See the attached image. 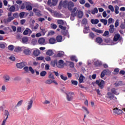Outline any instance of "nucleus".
<instances>
[{
  "label": "nucleus",
  "mask_w": 125,
  "mask_h": 125,
  "mask_svg": "<svg viewBox=\"0 0 125 125\" xmlns=\"http://www.w3.org/2000/svg\"><path fill=\"white\" fill-rule=\"evenodd\" d=\"M74 5H75L74 4V3L72 1H69L68 2V1L64 0L62 3L63 7H64V8H66V7H67L69 10H72Z\"/></svg>",
  "instance_id": "obj_1"
},
{
  "label": "nucleus",
  "mask_w": 125,
  "mask_h": 125,
  "mask_svg": "<svg viewBox=\"0 0 125 125\" xmlns=\"http://www.w3.org/2000/svg\"><path fill=\"white\" fill-rule=\"evenodd\" d=\"M95 83L98 85L99 87H100L101 89H103V88H104V86L105 85V81L103 80H101V81L97 80Z\"/></svg>",
  "instance_id": "obj_2"
},
{
  "label": "nucleus",
  "mask_w": 125,
  "mask_h": 125,
  "mask_svg": "<svg viewBox=\"0 0 125 125\" xmlns=\"http://www.w3.org/2000/svg\"><path fill=\"white\" fill-rule=\"evenodd\" d=\"M66 99L68 101H72L73 100V98H74V95H75V93L74 92H71L68 93H66Z\"/></svg>",
  "instance_id": "obj_3"
},
{
  "label": "nucleus",
  "mask_w": 125,
  "mask_h": 125,
  "mask_svg": "<svg viewBox=\"0 0 125 125\" xmlns=\"http://www.w3.org/2000/svg\"><path fill=\"white\" fill-rule=\"evenodd\" d=\"M58 2V0H48L47 2L48 5L49 6H55Z\"/></svg>",
  "instance_id": "obj_4"
},
{
  "label": "nucleus",
  "mask_w": 125,
  "mask_h": 125,
  "mask_svg": "<svg viewBox=\"0 0 125 125\" xmlns=\"http://www.w3.org/2000/svg\"><path fill=\"white\" fill-rule=\"evenodd\" d=\"M23 70L25 72H29V70L30 72H31V74H35V70L33 69V67H32V66H29V67L28 66H24L23 68Z\"/></svg>",
  "instance_id": "obj_5"
},
{
  "label": "nucleus",
  "mask_w": 125,
  "mask_h": 125,
  "mask_svg": "<svg viewBox=\"0 0 125 125\" xmlns=\"http://www.w3.org/2000/svg\"><path fill=\"white\" fill-rule=\"evenodd\" d=\"M33 11L34 12L36 16H38L39 17H40V16H42V11H41V10L37 8H34L33 9Z\"/></svg>",
  "instance_id": "obj_6"
},
{
  "label": "nucleus",
  "mask_w": 125,
  "mask_h": 125,
  "mask_svg": "<svg viewBox=\"0 0 125 125\" xmlns=\"http://www.w3.org/2000/svg\"><path fill=\"white\" fill-rule=\"evenodd\" d=\"M26 66V62H21L19 63H17V67L19 68V69H22L23 67Z\"/></svg>",
  "instance_id": "obj_7"
},
{
  "label": "nucleus",
  "mask_w": 125,
  "mask_h": 125,
  "mask_svg": "<svg viewBox=\"0 0 125 125\" xmlns=\"http://www.w3.org/2000/svg\"><path fill=\"white\" fill-rule=\"evenodd\" d=\"M112 113L113 115H121L123 114V112L122 110H113Z\"/></svg>",
  "instance_id": "obj_8"
},
{
  "label": "nucleus",
  "mask_w": 125,
  "mask_h": 125,
  "mask_svg": "<svg viewBox=\"0 0 125 125\" xmlns=\"http://www.w3.org/2000/svg\"><path fill=\"white\" fill-rule=\"evenodd\" d=\"M29 34H32V30L29 28H26V29L23 32V35L27 36Z\"/></svg>",
  "instance_id": "obj_9"
},
{
  "label": "nucleus",
  "mask_w": 125,
  "mask_h": 125,
  "mask_svg": "<svg viewBox=\"0 0 125 125\" xmlns=\"http://www.w3.org/2000/svg\"><path fill=\"white\" fill-rule=\"evenodd\" d=\"M41 54V52L39 49H36L33 51V55L34 56H39Z\"/></svg>",
  "instance_id": "obj_10"
},
{
  "label": "nucleus",
  "mask_w": 125,
  "mask_h": 125,
  "mask_svg": "<svg viewBox=\"0 0 125 125\" xmlns=\"http://www.w3.org/2000/svg\"><path fill=\"white\" fill-rule=\"evenodd\" d=\"M38 42L39 44H41V45H42L44 44L45 42V39L43 38H40L38 40Z\"/></svg>",
  "instance_id": "obj_11"
},
{
  "label": "nucleus",
  "mask_w": 125,
  "mask_h": 125,
  "mask_svg": "<svg viewBox=\"0 0 125 125\" xmlns=\"http://www.w3.org/2000/svg\"><path fill=\"white\" fill-rule=\"evenodd\" d=\"M64 61L62 60H60L59 61V64L58 65V68H63L64 67Z\"/></svg>",
  "instance_id": "obj_12"
},
{
  "label": "nucleus",
  "mask_w": 125,
  "mask_h": 125,
  "mask_svg": "<svg viewBox=\"0 0 125 125\" xmlns=\"http://www.w3.org/2000/svg\"><path fill=\"white\" fill-rule=\"evenodd\" d=\"M94 65L95 67H99L102 65V63L99 60H97L94 62Z\"/></svg>",
  "instance_id": "obj_13"
},
{
  "label": "nucleus",
  "mask_w": 125,
  "mask_h": 125,
  "mask_svg": "<svg viewBox=\"0 0 125 125\" xmlns=\"http://www.w3.org/2000/svg\"><path fill=\"white\" fill-rule=\"evenodd\" d=\"M49 42L50 44H54V43H56V39L55 38H51L49 40Z\"/></svg>",
  "instance_id": "obj_14"
},
{
  "label": "nucleus",
  "mask_w": 125,
  "mask_h": 125,
  "mask_svg": "<svg viewBox=\"0 0 125 125\" xmlns=\"http://www.w3.org/2000/svg\"><path fill=\"white\" fill-rule=\"evenodd\" d=\"M120 38H121V35L120 34H115L113 38L114 42H118V41L120 40Z\"/></svg>",
  "instance_id": "obj_15"
},
{
  "label": "nucleus",
  "mask_w": 125,
  "mask_h": 125,
  "mask_svg": "<svg viewBox=\"0 0 125 125\" xmlns=\"http://www.w3.org/2000/svg\"><path fill=\"white\" fill-rule=\"evenodd\" d=\"M23 53L25 55H30L32 53V51L30 49H25L23 50Z\"/></svg>",
  "instance_id": "obj_16"
},
{
  "label": "nucleus",
  "mask_w": 125,
  "mask_h": 125,
  "mask_svg": "<svg viewBox=\"0 0 125 125\" xmlns=\"http://www.w3.org/2000/svg\"><path fill=\"white\" fill-rule=\"evenodd\" d=\"M33 101L31 100L29 102H28L27 105V110H30L32 109V107H33Z\"/></svg>",
  "instance_id": "obj_17"
},
{
  "label": "nucleus",
  "mask_w": 125,
  "mask_h": 125,
  "mask_svg": "<svg viewBox=\"0 0 125 125\" xmlns=\"http://www.w3.org/2000/svg\"><path fill=\"white\" fill-rule=\"evenodd\" d=\"M54 16L57 18H61V17H62V14L58 12L55 11L54 12Z\"/></svg>",
  "instance_id": "obj_18"
},
{
  "label": "nucleus",
  "mask_w": 125,
  "mask_h": 125,
  "mask_svg": "<svg viewBox=\"0 0 125 125\" xmlns=\"http://www.w3.org/2000/svg\"><path fill=\"white\" fill-rule=\"evenodd\" d=\"M91 23L93 25H96V24H98V23H99V20H98V19H92L91 20Z\"/></svg>",
  "instance_id": "obj_19"
},
{
  "label": "nucleus",
  "mask_w": 125,
  "mask_h": 125,
  "mask_svg": "<svg viewBox=\"0 0 125 125\" xmlns=\"http://www.w3.org/2000/svg\"><path fill=\"white\" fill-rule=\"evenodd\" d=\"M46 55H48V56H51L54 54L53 53V51L52 50H48L46 52Z\"/></svg>",
  "instance_id": "obj_20"
},
{
  "label": "nucleus",
  "mask_w": 125,
  "mask_h": 125,
  "mask_svg": "<svg viewBox=\"0 0 125 125\" xmlns=\"http://www.w3.org/2000/svg\"><path fill=\"white\" fill-rule=\"evenodd\" d=\"M109 28H110L109 29V32L110 33V34H113V33H114V31L115 30V28H114V25L111 24L109 26Z\"/></svg>",
  "instance_id": "obj_21"
},
{
  "label": "nucleus",
  "mask_w": 125,
  "mask_h": 125,
  "mask_svg": "<svg viewBox=\"0 0 125 125\" xmlns=\"http://www.w3.org/2000/svg\"><path fill=\"white\" fill-rule=\"evenodd\" d=\"M62 39H63L62 36L61 35H59L57 36L56 38V41H57L58 42H62Z\"/></svg>",
  "instance_id": "obj_22"
},
{
  "label": "nucleus",
  "mask_w": 125,
  "mask_h": 125,
  "mask_svg": "<svg viewBox=\"0 0 125 125\" xmlns=\"http://www.w3.org/2000/svg\"><path fill=\"white\" fill-rule=\"evenodd\" d=\"M23 100L19 101L17 104L16 105V108H18V107H20V106H22V104H23Z\"/></svg>",
  "instance_id": "obj_23"
},
{
  "label": "nucleus",
  "mask_w": 125,
  "mask_h": 125,
  "mask_svg": "<svg viewBox=\"0 0 125 125\" xmlns=\"http://www.w3.org/2000/svg\"><path fill=\"white\" fill-rule=\"evenodd\" d=\"M114 12L116 14H119L120 13V12L119 11V9H120V7L118 5H115L114 6Z\"/></svg>",
  "instance_id": "obj_24"
},
{
  "label": "nucleus",
  "mask_w": 125,
  "mask_h": 125,
  "mask_svg": "<svg viewBox=\"0 0 125 125\" xmlns=\"http://www.w3.org/2000/svg\"><path fill=\"white\" fill-rule=\"evenodd\" d=\"M3 79L5 83H7V82H9V80H10V77L8 75H5L3 77Z\"/></svg>",
  "instance_id": "obj_25"
},
{
  "label": "nucleus",
  "mask_w": 125,
  "mask_h": 125,
  "mask_svg": "<svg viewBox=\"0 0 125 125\" xmlns=\"http://www.w3.org/2000/svg\"><path fill=\"white\" fill-rule=\"evenodd\" d=\"M107 95L108 96V98H109L111 100L114 99V95L111 92H108L107 93Z\"/></svg>",
  "instance_id": "obj_26"
},
{
  "label": "nucleus",
  "mask_w": 125,
  "mask_h": 125,
  "mask_svg": "<svg viewBox=\"0 0 125 125\" xmlns=\"http://www.w3.org/2000/svg\"><path fill=\"white\" fill-rule=\"evenodd\" d=\"M83 12L82 11H79L78 13V17L81 19V18H83Z\"/></svg>",
  "instance_id": "obj_27"
},
{
  "label": "nucleus",
  "mask_w": 125,
  "mask_h": 125,
  "mask_svg": "<svg viewBox=\"0 0 125 125\" xmlns=\"http://www.w3.org/2000/svg\"><path fill=\"white\" fill-rule=\"evenodd\" d=\"M96 42H98V43H102L103 42V40L101 37H98L96 39Z\"/></svg>",
  "instance_id": "obj_28"
},
{
  "label": "nucleus",
  "mask_w": 125,
  "mask_h": 125,
  "mask_svg": "<svg viewBox=\"0 0 125 125\" xmlns=\"http://www.w3.org/2000/svg\"><path fill=\"white\" fill-rule=\"evenodd\" d=\"M57 60H54V61L51 62V65H52V67H55V65H57Z\"/></svg>",
  "instance_id": "obj_29"
},
{
  "label": "nucleus",
  "mask_w": 125,
  "mask_h": 125,
  "mask_svg": "<svg viewBox=\"0 0 125 125\" xmlns=\"http://www.w3.org/2000/svg\"><path fill=\"white\" fill-rule=\"evenodd\" d=\"M29 41V39H28V37H24L22 38V42L23 43H26V42H28V41Z\"/></svg>",
  "instance_id": "obj_30"
},
{
  "label": "nucleus",
  "mask_w": 125,
  "mask_h": 125,
  "mask_svg": "<svg viewBox=\"0 0 125 125\" xmlns=\"http://www.w3.org/2000/svg\"><path fill=\"white\" fill-rule=\"evenodd\" d=\"M100 21L102 22V23H103L104 26H106V25H107V23H108V21L104 19H101Z\"/></svg>",
  "instance_id": "obj_31"
},
{
  "label": "nucleus",
  "mask_w": 125,
  "mask_h": 125,
  "mask_svg": "<svg viewBox=\"0 0 125 125\" xmlns=\"http://www.w3.org/2000/svg\"><path fill=\"white\" fill-rule=\"evenodd\" d=\"M91 13L93 15H94L95 13H98V9L97 8H95L93 10H91Z\"/></svg>",
  "instance_id": "obj_32"
},
{
  "label": "nucleus",
  "mask_w": 125,
  "mask_h": 125,
  "mask_svg": "<svg viewBox=\"0 0 125 125\" xmlns=\"http://www.w3.org/2000/svg\"><path fill=\"white\" fill-rule=\"evenodd\" d=\"M111 92H112V93H113V94H115V95H119V93L117 92L116 88H115L111 89Z\"/></svg>",
  "instance_id": "obj_33"
},
{
  "label": "nucleus",
  "mask_w": 125,
  "mask_h": 125,
  "mask_svg": "<svg viewBox=\"0 0 125 125\" xmlns=\"http://www.w3.org/2000/svg\"><path fill=\"white\" fill-rule=\"evenodd\" d=\"M15 52H20V51H22V48L20 47H17L14 49Z\"/></svg>",
  "instance_id": "obj_34"
},
{
  "label": "nucleus",
  "mask_w": 125,
  "mask_h": 125,
  "mask_svg": "<svg viewBox=\"0 0 125 125\" xmlns=\"http://www.w3.org/2000/svg\"><path fill=\"white\" fill-rule=\"evenodd\" d=\"M64 55V52H59L57 55V57H63V56Z\"/></svg>",
  "instance_id": "obj_35"
},
{
  "label": "nucleus",
  "mask_w": 125,
  "mask_h": 125,
  "mask_svg": "<svg viewBox=\"0 0 125 125\" xmlns=\"http://www.w3.org/2000/svg\"><path fill=\"white\" fill-rule=\"evenodd\" d=\"M119 68H115L112 72L113 75H118L119 74Z\"/></svg>",
  "instance_id": "obj_36"
},
{
  "label": "nucleus",
  "mask_w": 125,
  "mask_h": 125,
  "mask_svg": "<svg viewBox=\"0 0 125 125\" xmlns=\"http://www.w3.org/2000/svg\"><path fill=\"white\" fill-rule=\"evenodd\" d=\"M9 11H10V12H14V11H15V6L14 5L11 6L9 8Z\"/></svg>",
  "instance_id": "obj_37"
},
{
  "label": "nucleus",
  "mask_w": 125,
  "mask_h": 125,
  "mask_svg": "<svg viewBox=\"0 0 125 125\" xmlns=\"http://www.w3.org/2000/svg\"><path fill=\"white\" fill-rule=\"evenodd\" d=\"M89 38H90V39L93 40V39H94V38L95 37V35H94V33H93V32H90L89 34Z\"/></svg>",
  "instance_id": "obj_38"
},
{
  "label": "nucleus",
  "mask_w": 125,
  "mask_h": 125,
  "mask_svg": "<svg viewBox=\"0 0 125 125\" xmlns=\"http://www.w3.org/2000/svg\"><path fill=\"white\" fill-rule=\"evenodd\" d=\"M47 74L46 71H42L40 73L41 77H45V75Z\"/></svg>",
  "instance_id": "obj_39"
},
{
  "label": "nucleus",
  "mask_w": 125,
  "mask_h": 125,
  "mask_svg": "<svg viewBox=\"0 0 125 125\" xmlns=\"http://www.w3.org/2000/svg\"><path fill=\"white\" fill-rule=\"evenodd\" d=\"M40 29L42 31L41 33L42 36H44V35H45V33H46V30H45L44 28H42V27H40Z\"/></svg>",
  "instance_id": "obj_40"
},
{
  "label": "nucleus",
  "mask_w": 125,
  "mask_h": 125,
  "mask_svg": "<svg viewBox=\"0 0 125 125\" xmlns=\"http://www.w3.org/2000/svg\"><path fill=\"white\" fill-rule=\"evenodd\" d=\"M26 10H28V11H31V10H32V9H33V7H32V6H31L30 5H27L26 6Z\"/></svg>",
  "instance_id": "obj_41"
},
{
  "label": "nucleus",
  "mask_w": 125,
  "mask_h": 125,
  "mask_svg": "<svg viewBox=\"0 0 125 125\" xmlns=\"http://www.w3.org/2000/svg\"><path fill=\"white\" fill-rule=\"evenodd\" d=\"M48 78L49 79H52V80H54L55 79V78L54 77V75L51 72H50Z\"/></svg>",
  "instance_id": "obj_42"
},
{
  "label": "nucleus",
  "mask_w": 125,
  "mask_h": 125,
  "mask_svg": "<svg viewBox=\"0 0 125 125\" xmlns=\"http://www.w3.org/2000/svg\"><path fill=\"white\" fill-rule=\"evenodd\" d=\"M8 49L11 51H13L14 49V46L13 45H10L8 46Z\"/></svg>",
  "instance_id": "obj_43"
},
{
  "label": "nucleus",
  "mask_w": 125,
  "mask_h": 125,
  "mask_svg": "<svg viewBox=\"0 0 125 125\" xmlns=\"http://www.w3.org/2000/svg\"><path fill=\"white\" fill-rule=\"evenodd\" d=\"M60 77L62 80L63 81H67V80H68V77L67 76L65 77L63 76V75H61Z\"/></svg>",
  "instance_id": "obj_44"
},
{
  "label": "nucleus",
  "mask_w": 125,
  "mask_h": 125,
  "mask_svg": "<svg viewBox=\"0 0 125 125\" xmlns=\"http://www.w3.org/2000/svg\"><path fill=\"white\" fill-rule=\"evenodd\" d=\"M60 29H61V30H62V31H66L67 28L66 27V26H63V25H60L59 26Z\"/></svg>",
  "instance_id": "obj_45"
},
{
  "label": "nucleus",
  "mask_w": 125,
  "mask_h": 125,
  "mask_svg": "<svg viewBox=\"0 0 125 125\" xmlns=\"http://www.w3.org/2000/svg\"><path fill=\"white\" fill-rule=\"evenodd\" d=\"M108 9H109L112 12H114V11H115L114 7L112 5H108Z\"/></svg>",
  "instance_id": "obj_46"
},
{
  "label": "nucleus",
  "mask_w": 125,
  "mask_h": 125,
  "mask_svg": "<svg viewBox=\"0 0 125 125\" xmlns=\"http://www.w3.org/2000/svg\"><path fill=\"white\" fill-rule=\"evenodd\" d=\"M58 24H60V25H64V21L62 20H59L57 21Z\"/></svg>",
  "instance_id": "obj_47"
},
{
  "label": "nucleus",
  "mask_w": 125,
  "mask_h": 125,
  "mask_svg": "<svg viewBox=\"0 0 125 125\" xmlns=\"http://www.w3.org/2000/svg\"><path fill=\"white\" fill-rule=\"evenodd\" d=\"M71 83L72 84H73L74 85H78V81L76 80H71Z\"/></svg>",
  "instance_id": "obj_48"
},
{
  "label": "nucleus",
  "mask_w": 125,
  "mask_h": 125,
  "mask_svg": "<svg viewBox=\"0 0 125 125\" xmlns=\"http://www.w3.org/2000/svg\"><path fill=\"white\" fill-rule=\"evenodd\" d=\"M84 34H87L88 33V27L85 26L83 29Z\"/></svg>",
  "instance_id": "obj_49"
},
{
  "label": "nucleus",
  "mask_w": 125,
  "mask_h": 125,
  "mask_svg": "<svg viewBox=\"0 0 125 125\" xmlns=\"http://www.w3.org/2000/svg\"><path fill=\"white\" fill-rule=\"evenodd\" d=\"M82 23L83 25H86L87 24V20H86V19H83L82 20Z\"/></svg>",
  "instance_id": "obj_50"
},
{
  "label": "nucleus",
  "mask_w": 125,
  "mask_h": 125,
  "mask_svg": "<svg viewBox=\"0 0 125 125\" xmlns=\"http://www.w3.org/2000/svg\"><path fill=\"white\" fill-rule=\"evenodd\" d=\"M14 17H10L7 18V21L8 22H11V21H12V20H14Z\"/></svg>",
  "instance_id": "obj_51"
},
{
  "label": "nucleus",
  "mask_w": 125,
  "mask_h": 125,
  "mask_svg": "<svg viewBox=\"0 0 125 125\" xmlns=\"http://www.w3.org/2000/svg\"><path fill=\"white\" fill-rule=\"evenodd\" d=\"M51 28L53 29L54 30H55L57 28V25L54 23H51Z\"/></svg>",
  "instance_id": "obj_52"
},
{
  "label": "nucleus",
  "mask_w": 125,
  "mask_h": 125,
  "mask_svg": "<svg viewBox=\"0 0 125 125\" xmlns=\"http://www.w3.org/2000/svg\"><path fill=\"white\" fill-rule=\"evenodd\" d=\"M55 34V32H54V31H50L47 34L48 37L49 36H53V35Z\"/></svg>",
  "instance_id": "obj_53"
},
{
  "label": "nucleus",
  "mask_w": 125,
  "mask_h": 125,
  "mask_svg": "<svg viewBox=\"0 0 125 125\" xmlns=\"http://www.w3.org/2000/svg\"><path fill=\"white\" fill-rule=\"evenodd\" d=\"M4 115L6 116V118H7V119H8V116L9 115V112H8V110H4Z\"/></svg>",
  "instance_id": "obj_54"
},
{
  "label": "nucleus",
  "mask_w": 125,
  "mask_h": 125,
  "mask_svg": "<svg viewBox=\"0 0 125 125\" xmlns=\"http://www.w3.org/2000/svg\"><path fill=\"white\" fill-rule=\"evenodd\" d=\"M44 57H38L36 58V60L38 61H42V60H44Z\"/></svg>",
  "instance_id": "obj_55"
},
{
  "label": "nucleus",
  "mask_w": 125,
  "mask_h": 125,
  "mask_svg": "<svg viewBox=\"0 0 125 125\" xmlns=\"http://www.w3.org/2000/svg\"><path fill=\"white\" fill-rule=\"evenodd\" d=\"M24 15H25V12H22L20 13L19 16L20 18L22 19L24 18Z\"/></svg>",
  "instance_id": "obj_56"
},
{
  "label": "nucleus",
  "mask_w": 125,
  "mask_h": 125,
  "mask_svg": "<svg viewBox=\"0 0 125 125\" xmlns=\"http://www.w3.org/2000/svg\"><path fill=\"white\" fill-rule=\"evenodd\" d=\"M79 83H82L83 82V76H81L79 78Z\"/></svg>",
  "instance_id": "obj_57"
},
{
  "label": "nucleus",
  "mask_w": 125,
  "mask_h": 125,
  "mask_svg": "<svg viewBox=\"0 0 125 125\" xmlns=\"http://www.w3.org/2000/svg\"><path fill=\"white\" fill-rule=\"evenodd\" d=\"M45 83H46V84H50L51 83H52V80L51 79L47 80L46 81Z\"/></svg>",
  "instance_id": "obj_58"
},
{
  "label": "nucleus",
  "mask_w": 125,
  "mask_h": 125,
  "mask_svg": "<svg viewBox=\"0 0 125 125\" xmlns=\"http://www.w3.org/2000/svg\"><path fill=\"white\" fill-rule=\"evenodd\" d=\"M69 66L71 67V68H74V67H75V64L74 63V62H69Z\"/></svg>",
  "instance_id": "obj_59"
},
{
  "label": "nucleus",
  "mask_w": 125,
  "mask_h": 125,
  "mask_svg": "<svg viewBox=\"0 0 125 125\" xmlns=\"http://www.w3.org/2000/svg\"><path fill=\"white\" fill-rule=\"evenodd\" d=\"M14 18H18L19 17V14L18 13H15L13 14Z\"/></svg>",
  "instance_id": "obj_60"
},
{
  "label": "nucleus",
  "mask_w": 125,
  "mask_h": 125,
  "mask_svg": "<svg viewBox=\"0 0 125 125\" xmlns=\"http://www.w3.org/2000/svg\"><path fill=\"white\" fill-rule=\"evenodd\" d=\"M9 59L12 61H15V57L14 56H11L10 57H9Z\"/></svg>",
  "instance_id": "obj_61"
},
{
  "label": "nucleus",
  "mask_w": 125,
  "mask_h": 125,
  "mask_svg": "<svg viewBox=\"0 0 125 125\" xmlns=\"http://www.w3.org/2000/svg\"><path fill=\"white\" fill-rule=\"evenodd\" d=\"M104 71L105 75H110V70L105 69L104 70Z\"/></svg>",
  "instance_id": "obj_62"
},
{
  "label": "nucleus",
  "mask_w": 125,
  "mask_h": 125,
  "mask_svg": "<svg viewBox=\"0 0 125 125\" xmlns=\"http://www.w3.org/2000/svg\"><path fill=\"white\" fill-rule=\"evenodd\" d=\"M22 38V35H21L20 34H17L16 36V39L18 40H20Z\"/></svg>",
  "instance_id": "obj_63"
},
{
  "label": "nucleus",
  "mask_w": 125,
  "mask_h": 125,
  "mask_svg": "<svg viewBox=\"0 0 125 125\" xmlns=\"http://www.w3.org/2000/svg\"><path fill=\"white\" fill-rule=\"evenodd\" d=\"M108 35H109V31H105L103 34V37H106V36H108Z\"/></svg>",
  "instance_id": "obj_64"
}]
</instances>
